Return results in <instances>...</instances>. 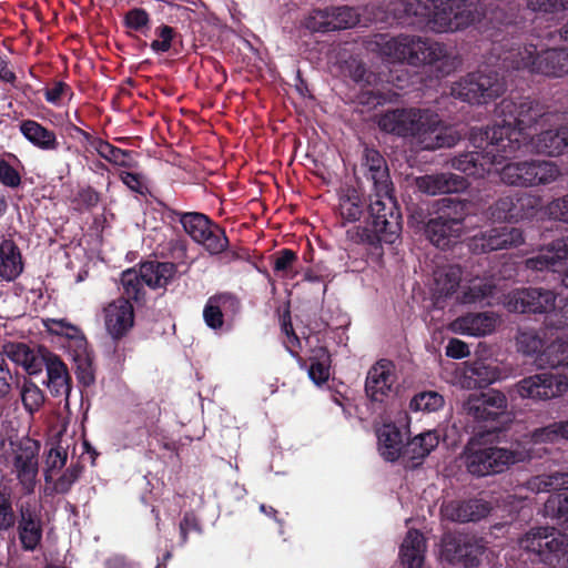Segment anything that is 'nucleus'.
Wrapping results in <instances>:
<instances>
[{
  "label": "nucleus",
  "mask_w": 568,
  "mask_h": 568,
  "mask_svg": "<svg viewBox=\"0 0 568 568\" xmlns=\"http://www.w3.org/2000/svg\"><path fill=\"white\" fill-rule=\"evenodd\" d=\"M173 30L172 28L168 26H163L160 28V40H154L151 43V48L154 51L165 52L171 48V40H172Z\"/></svg>",
  "instance_id": "nucleus-64"
},
{
  "label": "nucleus",
  "mask_w": 568,
  "mask_h": 568,
  "mask_svg": "<svg viewBox=\"0 0 568 568\" xmlns=\"http://www.w3.org/2000/svg\"><path fill=\"white\" fill-rule=\"evenodd\" d=\"M539 61L549 64H558L560 61V70L558 73L552 74L554 77H559L565 72V65L568 61V53L564 49H540L537 55Z\"/></svg>",
  "instance_id": "nucleus-57"
},
{
  "label": "nucleus",
  "mask_w": 568,
  "mask_h": 568,
  "mask_svg": "<svg viewBox=\"0 0 568 568\" xmlns=\"http://www.w3.org/2000/svg\"><path fill=\"white\" fill-rule=\"evenodd\" d=\"M500 324V317L494 312L467 313L449 324L455 334L481 337L495 332Z\"/></svg>",
  "instance_id": "nucleus-22"
},
{
  "label": "nucleus",
  "mask_w": 568,
  "mask_h": 568,
  "mask_svg": "<svg viewBox=\"0 0 568 568\" xmlns=\"http://www.w3.org/2000/svg\"><path fill=\"white\" fill-rule=\"evenodd\" d=\"M331 14L333 31L352 28L359 22V14L349 7L332 8Z\"/></svg>",
  "instance_id": "nucleus-48"
},
{
  "label": "nucleus",
  "mask_w": 568,
  "mask_h": 568,
  "mask_svg": "<svg viewBox=\"0 0 568 568\" xmlns=\"http://www.w3.org/2000/svg\"><path fill=\"white\" fill-rule=\"evenodd\" d=\"M140 270L143 282L151 288L165 287L176 274L175 265L169 262H146Z\"/></svg>",
  "instance_id": "nucleus-33"
},
{
  "label": "nucleus",
  "mask_w": 568,
  "mask_h": 568,
  "mask_svg": "<svg viewBox=\"0 0 568 568\" xmlns=\"http://www.w3.org/2000/svg\"><path fill=\"white\" fill-rule=\"evenodd\" d=\"M470 354L467 343L458 338H452L446 346V355L450 358H465Z\"/></svg>",
  "instance_id": "nucleus-63"
},
{
  "label": "nucleus",
  "mask_w": 568,
  "mask_h": 568,
  "mask_svg": "<svg viewBox=\"0 0 568 568\" xmlns=\"http://www.w3.org/2000/svg\"><path fill=\"white\" fill-rule=\"evenodd\" d=\"M121 284L126 300L140 301L144 295L145 283L142 280L141 270H126L122 273Z\"/></svg>",
  "instance_id": "nucleus-44"
},
{
  "label": "nucleus",
  "mask_w": 568,
  "mask_h": 568,
  "mask_svg": "<svg viewBox=\"0 0 568 568\" xmlns=\"http://www.w3.org/2000/svg\"><path fill=\"white\" fill-rule=\"evenodd\" d=\"M367 48L393 62L433 67L442 75L450 74L462 64L459 55L452 47L418 36L375 34L367 42Z\"/></svg>",
  "instance_id": "nucleus-2"
},
{
  "label": "nucleus",
  "mask_w": 568,
  "mask_h": 568,
  "mask_svg": "<svg viewBox=\"0 0 568 568\" xmlns=\"http://www.w3.org/2000/svg\"><path fill=\"white\" fill-rule=\"evenodd\" d=\"M181 224L185 232L197 243L202 244L210 253L223 252L227 245L224 232L201 213L182 214Z\"/></svg>",
  "instance_id": "nucleus-12"
},
{
  "label": "nucleus",
  "mask_w": 568,
  "mask_h": 568,
  "mask_svg": "<svg viewBox=\"0 0 568 568\" xmlns=\"http://www.w3.org/2000/svg\"><path fill=\"white\" fill-rule=\"evenodd\" d=\"M45 367L48 388L53 396H64L65 406H68L71 384L65 365L57 356L48 355L45 358Z\"/></svg>",
  "instance_id": "nucleus-30"
},
{
  "label": "nucleus",
  "mask_w": 568,
  "mask_h": 568,
  "mask_svg": "<svg viewBox=\"0 0 568 568\" xmlns=\"http://www.w3.org/2000/svg\"><path fill=\"white\" fill-rule=\"evenodd\" d=\"M462 268L457 265H444L434 272V294L438 297H447L456 292L462 284Z\"/></svg>",
  "instance_id": "nucleus-37"
},
{
  "label": "nucleus",
  "mask_w": 568,
  "mask_h": 568,
  "mask_svg": "<svg viewBox=\"0 0 568 568\" xmlns=\"http://www.w3.org/2000/svg\"><path fill=\"white\" fill-rule=\"evenodd\" d=\"M18 536L24 550H34L42 539V521L37 505L30 501L19 506Z\"/></svg>",
  "instance_id": "nucleus-21"
},
{
  "label": "nucleus",
  "mask_w": 568,
  "mask_h": 568,
  "mask_svg": "<svg viewBox=\"0 0 568 568\" xmlns=\"http://www.w3.org/2000/svg\"><path fill=\"white\" fill-rule=\"evenodd\" d=\"M237 304V301L229 294H220L211 296L203 310V318L205 324L212 329H219L223 326L224 314L226 307Z\"/></svg>",
  "instance_id": "nucleus-40"
},
{
  "label": "nucleus",
  "mask_w": 568,
  "mask_h": 568,
  "mask_svg": "<svg viewBox=\"0 0 568 568\" xmlns=\"http://www.w3.org/2000/svg\"><path fill=\"white\" fill-rule=\"evenodd\" d=\"M67 463V453L61 447L51 448L47 457V469L44 478L47 483L52 481L53 475L60 470Z\"/></svg>",
  "instance_id": "nucleus-56"
},
{
  "label": "nucleus",
  "mask_w": 568,
  "mask_h": 568,
  "mask_svg": "<svg viewBox=\"0 0 568 568\" xmlns=\"http://www.w3.org/2000/svg\"><path fill=\"white\" fill-rule=\"evenodd\" d=\"M529 458V452L519 445L505 448L498 446L476 447L470 444L465 452L467 470L478 477L503 473L511 465Z\"/></svg>",
  "instance_id": "nucleus-7"
},
{
  "label": "nucleus",
  "mask_w": 568,
  "mask_h": 568,
  "mask_svg": "<svg viewBox=\"0 0 568 568\" xmlns=\"http://www.w3.org/2000/svg\"><path fill=\"white\" fill-rule=\"evenodd\" d=\"M43 325L49 332L68 338H75L80 333L79 328L65 318H45Z\"/></svg>",
  "instance_id": "nucleus-55"
},
{
  "label": "nucleus",
  "mask_w": 568,
  "mask_h": 568,
  "mask_svg": "<svg viewBox=\"0 0 568 568\" xmlns=\"http://www.w3.org/2000/svg\"><path fill=\"white\" fill-rule=\"evenodd\" d=\"M363 215V202L354 189H348L339 199V216L341 225L346 226L347 223L356 222Z\"/></svg>",
  "instance_id": "nucleus-42"
},
{
  "label": "nucleus",
  "mask_w": 568,
  "mask_h": 568,
  "mask_svg": "<svg viewBox=\"0 0 568 568\" xmlns=\"http://www.w3.org/2000/svg\"><path fill=\"white\" fill-rule=\"evenodd\" d=\"M505 133L503 129H487L484 133L487 140L484 150L460 154L452 161V166L475 178L490 174L496 164H500L518 151L516 138H504Z\"/></svg>",
  "instance_id": "nucleus-5"
},
{
  "label": "nucleus",
  "mask_w": 568,
  "mask_h": 568,
  "mask_svg": "<svg viewBox=\"0 0 568 568\" xmlns=\"http://www.w3.org/2000/svg\"><path fill=\"white\" fill-rule=\"evenodd\" d=\"M568 0H528L527 7L534 12L552 17L564 13Z\"/></svg>",
  "instance_id": "nucleus-52"
},
{
  "label": "nucleus",
  "mask_w": 568,
  "mask_h": 568,
  "mask_svg": "<svg viewBox=\"0 0 568 568\" xmlns=\"http://www.w3.org/2000/svg\"><path fill=\"white\" fill-rule=\"evenodd\" d=\"M464 225L462 217H449L440 215L432 219L426 225V234L430 242L437 247L445 248L463 234Z\"/></svg>",
  "instance_id": "nucleus-26"
},
{
  "label": "nucleus",
  "mask_w": 568,
  "mask_h": 568,
  "mask_svg": "<svg viewBox=\"0 0 568 568\" xmlns=\"http://www.w3.org/2000/svg\"><path fill=\"white\" fill-rule=\"evenodd\" d=\"M507 408L506 396L496 389L480 394H471L463 404V410L475 420H494Z\"/></svg>",
  "instance_id": "nucleus-17"
},
{
  "label": "nucleus",
  "mask_w": 568,
  "mask_h": 568,
  "mask_svg": "<svg viewBox=\"0 0 568 568\" xmlns=\"http://www.w3.org/2000/svg\"><path fill=\"white\" fill-rule=\"evenodd\" d=\"M521 549L535 554L539 561L556 565L565 562L568 551L566 535L554 528L540 527L528 531L520 540Z\"/></svg>",
  "instance_id": "nucleus-11"
},
{
  "label": "nucleus",
  "mask_w": 568,
  "mask_h": 568,
  "mask_svg": "<svg viewBox=\"0 0 568 568\" xmlns=\"http://www.w3.org/2000/svg\"><path fill=\"white\" fill-rule=\"evenodd\" d=\"M331 16V9L314 10L305 19V27L315 32L333 31Z\"/></svg>",
  "instance_id": "nucleus-50"
},
{
  "label": "nucleus",
  "mask_w": 568,
  "mask_h": 568,
  "mask_svg": "<svg viewBox=\"0 0 568 568\" xmlns=\"http://www.w3.org/2000/svg\"><path fill=\"white\" fill-rule=\"evenodd\" d=\"M538 52V44L530 41L509 50L504 61L508 62L515 70H526L530 73L541 74L558 73V70H560V61L556 65L549 64L548 62L544 63L537 59Z\"/></svg>",
  "instance_id": "nucleus-20"
},
{
  "label": "nucleus",
  "mask_w": 568,
  "mask_h": 568,
  "mask_svg": "<svg viewBox=\"0 0 568 568\" xmlns=\"http://www.w3.org/2000/svg\"><path fill=\"white\" fill-rule=\"evenodd\" d=\"M425 541L417 530H409L400 547V560L406 568H422Z\"/></svg>",
  "instance_id": "nucleus-38"
},
{
  "label": "nucleus",
  "mask_w": 568,
  "mask_h": 568,
  "mask_svg": "<svg viewBox=\"0 0 568 568\" xmlns=\"http://www.w3.org/2000/svg\"><path fill=\"white\" fill-rule=\"evenodd\" d=\"M494 281L485 276H474L464 281L457 301L462 304H478L486 301L495 292Z\"/></svg>",
  "instance_id": "nucleus-31"
},
{
  "label": "nucleus",
  "mask_w": 568,
  "mask_h": 568,
  "mask_svg": "<svg viewBox=\"0 0 568 568\" xmlns=\"http://www.w3.org/2000/svg\"><path fill=\"white\" fill-rule=\"evenodd\" d=\"M21 400L26 410L30 414L39 410L44 403L42 390L30 381H24L20 390Z\"/></svg>",
  "instance_id": "nucleus-46"
},
{
  "label": "nucleus",
  "mask_w": 568,
  "mask_h": 568,
  "mask_svg": "<svg viewBox=\"0 0 568 568\" xmlns=\"http://www.w3.org/2000/svg\"><path fill=\"white\" fill-rule=\"evenodd\" d=\"M0 182L9 187H17L21 183L18 171L4 160H0Z\"/></svg>",
  "instance_id": "nucleus-61"
},
{
  "label": "nucleus",
  "mask_w": 568,
  "mask_h": 568,
  "mask_svg": "<svg viewBox=\"0 0 568 568\" xmlns=\"http://www.w3.org/2000/svg\"><path fill=\"white\" fill-rule=\"evenodd\" d=\"M81 468L71 466L57 479L54 483V490L59 494H65L70 490L71 486L78 480Z\"/></svg>",
  "instance_id": "nucleus-59"
},
{
  "label": "nucleus",
  "mask_w": 568,
  "mask_h": 568,
  "mask_svg": "<svg viewBox=\"0 0 568 568\" xmlns=\"http://www.w3.org/2000/svg\"><path fill=\"white\" fill-rule=\"evenodd\" d=\"M93 148L101 158L115 165L130 166L131 164V156L128 151L115 148L106 141L97 140L93 142Z\"/></svg>",
  "instance_id": "nucleus-45"
},
{
  "label": "nucleus",
  "mask_w": 568,
  "mask_h": 568,
  "mask_svg": "<svg viewBox=\"0 0 568 568\" xmlns=\"http://www.w3.org/2000/svg\"><path fill=\"white\" fill-rule=\"evenodd\" d=\"M540 207V199L530 194L501 196L490 207V216L496 221L519 222L534 217Z\"/></svg>",
  "instance_id": "nucleus-16"
},
{
  "label": "nucleus",
  "mask_w": 568,
  "mask_h": 568,
  "mask_svg": "<svg viewBox=\"0 0 568 568\" xmlns=\"http://www.w3.org/2000/svg\"><path fill=\"white\" fill-rule=\"evenodd\" d=\"M490 511L488 503L479 499L468 501H450L442 507L443 516L453 521H476L485 518Z\"/></svg>",
  "instance_id": "nucleus-29"
},
{
  "label": "nucleus",
  "mask_w": 568,
  "mask_h": 568,
  "mask_svg": "<svg viewBox=\"0 0 568 568\" xmlns=\"http://www.w3.org/2000/svg\"><path fill=\"white\" fill-rule=\"evenodd\" d=\"M8 356L17 364L23 366L29 374L41 371L45 357H39L24 344H11L7 351Z\"/></svg>",
  "instance_id": "nucleus-43"
},
{
  "label": "nucleus",
  "mask_w": 568,
  "mask_h": 568,
  "mask_svg": "<svg viewBox=\"0 0 568 568\" xmlns=\"http://www.w3.org/2000/svg\"><path fill=\"white\" fill-rule=\"evenodd\" d=\"M503 304L513 313H548L555 308L556 294L545 288H520L509 292Z\"/></svg>",
  "instance_id": "nucleus-14"
},
{
  "label": "nucleus",
  "mask_w": 568,
  "mask_h": 568,
  "mask_svg": "<svg viewBox=\"0 0 568 568\" xmlns=\"http://www.w3.org/2000/svg\"><path fill=\"white\" fill-rule=\"evenodd\" d=\"M417 189L428 195L459 192L467 186L464 178L453 173L424 175L416 179Z\"/></svg>",
  "instance_id": "nucleus-28"
},
{
  "label": "nucleus",
  "mask_w": 568,
  "mask_h": 568,
  "mask_svg": "<svg viewBox=\"0 0 568 568\" xmlns=\"http://www.w3.org/2000/svg\"><path fill=\"white\" fill-rule=\"evenodd\" d=\"M568 257V244L564 239L557 240L542 247L537 256L527 258L525 265L532 271H559Z\"/></svg>",
  "instance_id": "nucleus-27"
},
{
  "label": "nucleus",
  "mask_w": 568,
  "mask_h": 568,
  "mask_svg": "<svg viewBox=\"0 0 568 568\" xmlns=\"http://www.w3.org/2000/svg\"><path fill=\"white\" fill-rule=\"evenodd\" d=\"M372 230L352 225L346 229V240L353 244L376 246L379 243L393 244L400 234V213L392 196V187L386 191L374 190L369 203Z\"/></svg>",
  "instance_id": "nucleus-4"
},
{
  "label": "nucleus",
  "mask_w": 568,
  "mask_h": 568,
  "mask_svg": "<svg viewBox=\"0 0 568 568\" xmlns=\"http://www.w3.org/2000/svg\"><path fill=\"white\" fill-rule=\"evenodd\" d=\"M20 130L28 141L42 150H55L58 148L55 133L36 121H23Z\"/></svg>",
  "instance_id": "nucleus-41"
},
{
  "label": "nucleus",
  "mask_w": 568,
  "mask_h": 568,
  "mask_svg": "<svg viewBox=\"0 0 568 568\" xmlns=\"http://www.w3.org/2000/svg\"><path fill=\"white\" fill-rule=\"evenodd\" d=\"M102 318L108 335L113 341H119L132 329L134 310L129 300L120 297L103 307Z\"/></svg>",
  "instance_id": "nucleus-18"
},
{
  "label": "nucleus",
  "mask_w": 568,
  "mask_h": 568,
  "mask_svg": "<svg viewBox=\"0 0 568 568\" xmlns=\"http://www.w3.org/2000/svg\"><path fill=\"white\" fill-rule=\"evenodd\" d=\"M534 186L545 185L555 182L560 171L558 166L550 161L534 160Z\"/></svg>",
  "instance_id": "nucleus-47"
},
{
  "label": "nucleus",
  "mask_w": 568,
  "mask_h": 568,
  "mask_svg": "<svg viewBox=\"0 0 568 568\" xmlns=\"http://www.w3.org/2000/svg\"><path fill=\"white\" fill-rule=\"evenodd\" d=\"M379 128L399 136H410L424 150L454 146L460 135L444 125L438 114L429 109L405 108L381 115Z\"/></svg>",
  "instance_id": "nucleus-3"
},
{
  "label": "nucleus",
  "mask_w": 568,
  "mask_h": 568,
  "mask_svg": "<svg viewBox=\"0 0 568 568\" xmlns=\"http://www.w3.org/2000/svg\"><path fill=\"white\" fill-rule=\"evenodd\" d=\"M39 444L30 438L9 442V448L3 445V457L11 473L16 476L23 494L30 495L37 486L39 471Z\"/></svg>",
  "instance_id": "nucleus-8"
},
{
  "label": "nucleus",
  "mask_w": 568,
  "mask_h": 568,
  "mask_svg": "<svg viewBox=\"0 0 568 568\" xmlns=\"http://www.w3.org/2000/svg\"><path fill=\"white\" fill-rule=\"evenodd\" d=\"M363 166L366 176L373 182L374 190L386 191L387 187H392L386 161L378 151L365 149Z\"/></svg>",
  "instance_id": "nucleus-32"
},
{
  "label": "nucleus",
  "mask_w": 568,
  "mask_h": 568,
  "mask_svg": "<svg viewBox=\"0 0 568 568\" xmlns=\"http://www.w3.org/2000/svg\"><path fill=\"white\" fill-rule=\"evenodd\" d=\"M541 132L532 138L535 151L550 156L559 155L568 145V130L564 114L548 113L540 118Z\"/></svg>",
  "instance_id": "nucleus-13"
},
{
  "label": "nucleus",
  "mask_w": 568,
  "mask_h": 568,
  "mask_svg": "<svg viewBox=\"0 0 568 568\" xmlns=\"http://www.w3.org/2000/svg\"><path fill=\"white\" fill-rule=\"evenodd\" d=\"M149 23V14L145 10L135 8L125 14V24L133 30H141Z\"/></svg>",
  "instance_id": "nucleus-62"
},
{
  "label": "nucleus",
  "mask_w": 568,
  "mask_h": 568,
  "mask_svg": "<svg viewBox=\"0 0 568 568\" xmlns=\"http://www.w3.org/2000/svg\"><path fill=\"white\" fill-rule=\"evenodd\" d=\"M525 242L524 233L520 229L503 226L491 229L480 236L474 239L475 250L490 252L516 247Z\"/></svg>",
  "instance_id": "nucleus-24"
},
{
  "label": "nucleus",
  "mask_w": 568,
  "mask_h": 568,
  "mask_svg": "<svg viewBox=\"0 0 568 568\" xmlns=\"http://www.w3.org/2000/svg\"><path fill=\"white\" fill-rule=\"evenodd\" d=\"M505 83L496 72L477 71L453 83L450 94L471 104H481L501 95Z\"/></svg>",
  "instance_id": "nucleus-10"
},
{
  "label": "nucleus",
  "mask_w": 568,
  "mask_h": 568,
  "mask_svg": "<svg viewBox=\"0 0 568 568\" xmlns=\"http://www.w3.org/2000/svg\"><path fill=\"white\" fill-rule=\"evenodd\" d=\"M22 270L23 263L18 246L11 240H3L0 244V277L12 281Z\"/></svg>",
  "instance_id": "nucleus-36"
},
{
  "label": "nucleus",
  "mask_w": 568,
  "mask_h": 568,
  "mask_svg": "<svg viewBox=\"0 0 568 568\" xmlns=\"http://www.w3.org/2000/svg\"><path fill=\"white\" fill-rule=\"evenodd\" d=\"M567 432V425L565 423H554L547 427L536 429L532 433V439L536 443L556 442L559 438H566Z\"/></svg>",
  "instance_id": "nucleus-53"
},
{
  "label": "nucleus",
  "mask_w": 568,
  "mask_h": 568,
  "mask_svg": "<svg viewBox=\"0 0 568 568\" xmlns=\"http://www.w3.org/2000/svg\"><path fill=\"white\" fill-rule=\"evenodd\" d=\"M378 449L381 455L389 462L403 455V434L393 424H384L377 432Z\"/></svg>",
  "instance_id": "nucleus-34"
},
{
  "label": "nucleus",
  "mask_w": 568,
  "mask_h": 568,
  "mask_svg": "<svg viewBox=\"0 0 568 568\" xmlns=\"http://www.w3.org/2000/svg\"><path fill=\"white\" fill-rule=\"evenodd\" d=\"M16 515L12 509L10 495L0 491V531L8 530L14 526Z\"/></svg>",
  "instance_id": "nucleus-58"
},
{
  "label": "nucleus",
  "mask_w": 568,
  "mask_h": 568,
  "mask_svg": "<svg viewBox=\"0 0 568 568\" xmlns=\"http://www.w3.org/2000/svg\"><path fill=\"white\" fill-rule=\"evenodd\" d=\"M485 546L476 537H454L444 544V554L450 561H460L466 567L477 566Z\"/></svg>",
  "instance_id": "nucleus-25"
},
{
  "label": "nucleus",
  "mask_w": 568,
  "mask_h": 568,
  "mask_svg": "<svg viewBox=\"0 0 568 568\" xmlns=\"http://www.w3.org/2000/svg\"><path fill=\"white\" fill-rule=\"evenodd\" d=\"M374 22L426 23L436 32H456L480 20V11L465 0H394L373 13Z\"/></svg>",
  "instance_id": "nucleus-1"
},
{
  "label": "nucleus",
  "mask_w": 568,
  "mask_h": 568,
  "mask_svg": "<svg viewBox=\"0 0 568 568\" xmlns=\"http://www.w3.org/2000/svg\"><path fill=\"white\" fill-rule=\"evenodd\" d=\"M444 404L443 397L436 392L420 393L410 400V408L414 410L433 412L440 408Z\"/></svg>",
  "instance_id": "nucleus-49"
},
{
  "label": "nucleus",
  "mask_w": 568,
  "mask_h": 568,
  "mask_svg": "<svg viewBox=\"0 0 568 568\" xmlns=\"http://www.w3.org/2000/svg\"><path fill=\"white\" fill-rule=\"evenodd\" d=\"M323 361H312L308 375L313 382L316 384L324 383L329 377V367L327 364V355L323 353Z\"/></svg>",
  "instance_id": "nucleus-60"
},
{
  "label": "nucleus",
  "mask_w": 568,
  "mask_h": 568,
  "mask_svg": "<svg viewBox=\"0 0 568 568\" xmlns=\"http://www.w3.org/2000/svg\"><path fill=\"white\" fill-rule=\"evenodd\" d=\"M297 260L296 254L291 250H283L274 260V272L282 277H294L293 266Z\"/></svg>",
  "instance_id": "nucleus-54"
},
{
  "label": "nucleus",
  "mask_w": 568,
  "mask_h": 568,
  "mask_svg": "<svg viewBox=\"0 0 568 568\" xmlns=\"http://www.w3.org/2000/svg\"><path fill=\"white\" fill-rule=\"evenodd\" d=\"M496 113L500 116L501 123L490 129H503L506 131L504 138L513 136L518 141V150L525 140L524 130L532 124L540 126V118L546 116L540 112L538 104L528 99H521L516 102L511 99L503 100L496 109Z\"/></svg>",
  "instance_id": "nucleus-9"
},
{
  "label": "nucleus",
  "mask_w": 568,
  "mask_h": 568,
  "mask_svg": "<svg viewBox=\"0 0 568 568\" xmlns=\"http://www.w3.org/2000/svg\"><path fill=\"white\" fill-rule=\"evenodd\" d=\"M515 388L521 398L545 400L564 394L568 389V382L559 374L540 373L519 381Z\"/></svg>",
  "instance_id": "nucleus-15"
},
{
  "label": "nucleus",
  "mask_w": 568,
  "mask_h": 568,
  "mask_svg": "<svg viewBox=\"0 0 568 568\" xmlns=\"http://www.w3.org/2000/svg\"><path fill=\"white\" fill-rule=\"evenodd\" d=\"M547 327L544 336L531 328H519L516 335L517 351L526 356L541 354L542 362L549 366L557 367L566 364L568 359L566 333L564 327Z\"/></svg>",
  "instance_id": "nucleus-6"
},
{
  "label": "nucleus",
  "mask_w": 568,
  "mask_h": 568,
  "mask_svg": "<svg viewBox=\"0 0 568 568\" xmlns=\"http://www.w3.org/2000/svg\"><path fill=\"white\" fill-rule=\"evenodd\" d=\"M500 371L496 365L481 359L464 363L457 374V384L465 389L485 387L498 381Z\"/></svg>",
  "instance_id": "nucleus-23"
},
{
  "label": "nucleus",
  "mask_w": 568,
  "mask_h": 568,
  "mask_svg": "<svg viewBox=\"0 0 568 568\" xmlns=\"http://www.w3.org/2000/svg\"><path fill=\"white\" fill-rule=\"evenodd\" d=\"M534 160L506 164L500 171L501 181L509 185L534 186Z\"/></svg>",
  "instance_id": "nucleus-39"
},
{
  "label": "nucleus",
  "mask_w": 568,
  "mask_h": 568,
  "mask_svg": "<svg viewBox=\"0 0 568 568\" xmlns=\"http://www.w3.org/2000/svg\"><path fill=\"white\" fill-rule=\"evenodd\" d=\"M396 381V369L393 362L381 359L367 373L365 383L366 394L374 402H384L385 398L394 393Z\"/></svg>",
  "instance_id": "nucleus-19"
},
{
  "label": "nucleus",
  "mask_w": 568,
  "mask_h": 568,
  "mask_svg": "<svg viewBox=\"0 0 568 568\" xmlns=\"http://www.w3.org/2000/svg\"><path fill=\"white\" fill-rule=\"evenodd\" d=\"M438 443L439 436L435 432H425L419 434L405 445L403 457L410 460V466L415 467L419 465L427 455H429Z\"/></svg>",
  "instance_id": "nucleus-35"
},
{
  "label": "nucleus",
  "mask_w": 568,
  "mask_h": 568,
  "mask_svg": "<svg viewBox=\"0 0 568 568\" xmlns=\"http://www.w3.org/2000/svg\"><path fill=\"white\" fill-rule=\"evenodd\" d=\"M546 513L549 516L564 518L566 521V516L568 514V494L567 491L555 493L549 496L545 504Z\"/></svg>",
  "instance_id": "nucleus-51"
}]
</instances>
